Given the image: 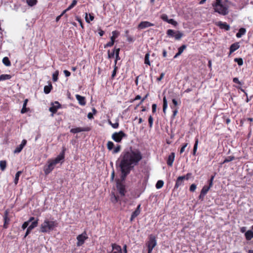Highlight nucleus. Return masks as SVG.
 Wrapping results in <instances>:
<instances>
[{
  "label": "nucleus",
  "instance_id": "f257e3e1",
  "mask_svg": "<svg viewBox=\"0 0 253 253\" xmlns=\"http://www.w3.org/2000/svg\"><path fill=\"white\" fill-rule=\"evenodd\" d=\"M143 156L140 151L132 147L123 152L116 161L117 168L121 172V178L125 180L127 175L134 167L137 166L142 159Z\"/></svg>",
  "mask_w": 253,
  "mask_h": 253
},
{
  "label": "nucleus",
  "instance_id": "f03ea898",
  "mask_svg": "<svg viewBox=\"0 0 253 253\" xmlns=\"http://www.w3.org/2000/svg\"><path fill=\"white\" fill-rule=\"evenodd\" d=\"M227 2V0H215V2L212 3L214 11L223 16L227 15L229 10Z\"/></svg>",
  "mask_w": 253,
  "mask_h": 253
},
{
  "label": "nucleus",
  "instance_id": "7ed1b4c3",
  "mask_svg": "<svg viewBox=\"0 0 253 253\" xmlns=\"http://www.w3.org/2000/svg\"><path fill=\"white\" fill-rule=\"evenodd\" d=\"M57 225L56 221L49 220L45 219L41 225V230L42 233H49L53 230L54 228Z\"/></svg>",
  "mask_w": 253,
  "mask_h": 253
},
{
  "label": "nucleus",
  "instance_id": "20e7f679",
  "mask_svg": "<svg viewBox=\"0 0 253 253\" xmlns=\"http://www.w3.org/2000/svg\"><path fill=\"white\" fill-rule=\"evenodd\" d=\"M157 244V242L156 236L153 234L149 235L148 241L145 244L148 250L147 253H152L153 249L156 246Z\"/></svg>",
  "mask_w": 253,
  "mask_h": 253
},
{
  "label": "nucleus",
  "instance_id": "39448f33",
  "mask_svg": "<svg viewBox=\"0 0 253 253\" xmlns=\"http://www.w3.org/2000/svg\"><path fill=\"white\" fill-rule=\"evenodd\" d=\"M126 134L122 130L119 132H115L112 135V139L117 143H120L122 141L124 137H126Z\"/></svg>",
  "mask_w": 253,
  "mask_h": 253
},
{
  "label": "nucleus",
  "instance_id": "423d86ee",
  "mask_svg": "<svg viewBox=\"0 0 253 253\" xmlns=\"http://www.w3.org/2000/svg\"><path fill=\"white\" fill-rule=\"evenodd\" d=\"M56 164L52 161L51 159H49L47 161V164L44 167V172L45 174L50 173L54 169Z\"/></svg>",
  "mask_w": 253,
  "mask_h": 253
},
{
  "label": "nucleus",
  "instance_id": "0eeeda50",
  "mask_svg": "<svg viewBox=\"0 0 253 253\" xmlns=\"http://www.w3.org/2000/svg\"><path fill=\"white\" fill-rule=\"evenodd\" d=\"M88 238L86 232H83L82 234L78 235L77 237V246L78 247H80L82 246L85 241Z\"/></svg>",
  "mask_w": 253,
  "mask_h": 253
},
{
  "label": "nucleus",
  "instance_id": "6e6552de",
  "mask_svg": "<svg viewBox=\"0 0 253 253\" xmlns=\"http://www.w3.org/2000/svg\"><path fill=\"white\" fill-rule=\"evenodd\" d=\"M65 150L66 149L65 148H63L62 152L60 153L57 157L54 159H51L56 165L60 163L62 164L64 162Z\"/></svg>",
  "mask_w": 253,
  "mask_h": 253
},
{
  "label": "nucleus",
  "instance_id": "1a4fd4ad",
  "mask_svg": "<svg viewBox=\"0 0 253 253\" xmlns=\"http://www.w3.org/2000/svg\"><path fill=\"white\" fill-rule=\"evenodd\" d=\"M51 106L49 108V110L52 113V116L56 113L57 110L61 108V105L58 101H55L51 104Z\"/></svg>",
  "mask_w": 253,
  "mask_h": 253
},
{
  "label": "nucleus",
  "instance_id": "9d476101",
  "mask_svg": "<svg viewBox=\"0 0 253 253\" xmlns=\"http://www.w3.org/2000/svg\"><path fill=\"white\" fill-rule=\"evenodd\" d=\"M186 178V176H180L178 177L176 180L174 189H177L179 187L184 185V181Z\"/></svg>",
  "mask_w": 253,
  "mask_h": 253
},
{
  "label": "nucleus",
  "instance_id": "9b49d317",
  "mask_svg": "<svg viewBox=\"0 0 253 253\" xmlns=\"http://www.w3.org/2000/svg\"><path fill=\"white\" fill-rule=\"evenodd\" d=\"M117 188L119 191V194L122 197H124L125 196L126 190L125 185H124L123 184L121 183L117 182Z\"/></svg>",
  "mask_w": 253,
  "mask_h": 253
},
{
  "label": "nucleus",
  "instance_id": "f8f14e48",
  "mask_svg": "<svg viewBox=\"0 0 253 253\" xmlns=\"http://www.w3.org/2000/svg\"><path fill=\"white\" fill-rule=\"evenodd\" d=\"M154 26V24L148 21H142L138 25V29L142 30L145 28Z\"/></svg>",
  "mask_w": 253,
  "mask_h": 253
},
{
  "label": "nucleus",
  "instance_id": "ddd939ff",
  "mask_svg": "<svg viewBox=\"0 0 253 253\" xmlns=\"http://www.w3.org/2000/svg\"><path fill=\"white\" fill-rule=\"evenodd\" d=\"M90 129L89 127H76L72 128L70 132L73 133H77L82 131H88Z\"/></svg>",
  "mask_w": 253,
  "mask_h": 253
},
{
  "label": "nucleus",
  "instance_id": "4468645a",
  "mask_svg": "<svg viewBox=\"0 0 253 253\" xmlns=\"http://www.w3.org/2000/svg\"><path fill=\"white\" fill-rule=\"evenodd\" d=\"M140 207L141 205L139 204L137 206L136 210L132 213L130 218V221L132 222L134 219L140 213Z\"/></svg>",
  "mask_w": 253,
  "mask_h": 253
},
{
  "label": "nucleus",
  "instance_id": "2eb2a0df",
  "mask_svg": "<svg viewBox=\"0 0 253 253\" xmlns=\"http://www.w3.org/2000/svg\"><path fill=\"white\" fill-rule=\"evenodd\" d=\"M26 143L27 140L25 139H23L20 145H19L14 150V153H19L22 151L24 147L26 145Z\"/></svg>",
  "mask_w": 253,
  "mask_h": 253
},
{
  "label": "nucleus",
  "instance_id": "dca6fc26",
  "mask_svg": "<svg viewBox=\"0 0 253 253\" xmlns=\"http://www.w3.org/2000/svg\"><path fill=\"white\" fill-rule=\"evenodd\" d=\"M216 25L221 29H224L226 31L230 30V27L229 24L226 22L219 21L216 23Z\"/></svg>",
  "mask_w": 253,
  "mask_h": 253
},
{
  "label": "nucleus",
  "instance_id": "f3484780",
  "mask_svg": "<svg viewBox=\"0 0 253 253\" xmlns=\"http://www.w3.org/2000/svg\"><path fill=\"white\" fill-rule=\"evenodd\" d=\"M246 239L248 241L251 240L253 238V225L251 227V230H248L245 233Z\"/></svg>",
  "mask_w": 253,
  "mask_h": 253
},
{
  "label": "nucleus",
  "instance_id": "a211bd4d",
  "mask_svg": "<svg viewBox=\"0 0 253 253\" xmlns=\"http://www.w3.org/2000/svg\"><path fill=\"white\" fill-rule=\"evenodd\" d=\"M75 96L80 105L82 106H84L86 104V101L84 97L81 96L79 94H76Z\"/></svg>",
  "mask_w": 253,
  "mask_h": 253
},
{
  "label": "nucleus",
  "instance_id": "6ab92c4d",
  "mask_svg": "<svg viewBox=\"0 0 253 253\" xmlns=\"http://www.w3.org/2000/svg\"><path fill=\"white\" fill-rule=\"evenodd\" d=\"M175 154L174 153H171L170 154L169 156L168 159L167 160V164L169 166H172L173 161L174 160Z\"/></svg>",
  "mask_w": 253,
  "mask_h": 253
},
{
  "label": "nucleus",
  "instance_id": "aec40b11",
  "mask_svg": "<svg viewBox=\"0 0 253 253\" xmlns=\"http://www.w3.org/2000/svg\"><path fill=\"white\" fill-rule=\"evenodd\" d=\"M186 48V45L185 44L182 45L178 49V52L174 56V58H177L183 52V50Z\"/></svg>",
  "mask_w": 253,
  "mask_h": 253
},
{
  "label": "nucleus",
  "instance_id": "412c9836",
  "mask_svg": "<svg viewBox=\"0 0 253 253\" xmlns=\"http://www.w3.org/2000/svg\"><path fill=\"white\" fill-rule=\"evenodd\" d=\"M239 48L238 43H234L231 45L230 47V54H231Z\"/></svg>",
  "mask_w": 253,
  "mask_h": 253
},
{
  "label": "nucleus",
  "instance_id": "4be33fe9",
  "mask_svg": "<svg viewBox=\"0 0 253 253\" xmlns=\"http://www.w3.org/2000/svg\"><path fill=\"white\" fill-rule=\"evenodd\" d=\"M246 30L244 28H241L238 32L236 34V37L238 38L242 37L243 35L246 34Z\"/></svg>",
  "mask_w": 253,
  "mask_h": 253
},
{
  "label": "nucleus",
  "instance_id": "5701e85b",
  "mask_svg": "<svg viewBox=\"0 0 253 253\" xmlns=\"http://www.w3.org/2000/svg\"><path fill=\"white\" fill-rule=\"evenodd\" d=\"M120 198L118 196H117L114 193H112L111 201L114 204H115L120 201Z\"/></svg>",
  "mask_w": 253,
  "mask_h": 253
},
{
  "label": "nucleus",
  "instance_id": "b1692460",
  "mask_svg": "<svg viewBox=\"0 0 253 253\" xmlns=\"http://www.w3.org/2000/svg\"><path fill=\"white\" fill-rule=\"evenodd\" d=\"M211 188V187L210 186L206 185L203 187L201 191V192H202V195H203V197H204L206 195Z\"/></svg>",
  "mask_w": 253,
  "mask_h": 253
},
{
  "label": "nucleus",
  "instance_id": "393cba45",
  "mask_svg": "<svg viewBox=\"0 0 253 253\" xmlns=\"http://www.w3.org/2000/svg\"><path fill=\"white\" fill-rule=\"evenodd\" d=\"M28 101V99H25V100L24 101L23 107L21 110V113L22 114L25 113L26 112H27L28 111V109L26 108V106H27Z\"/></svg>",
  "mask_w": 253,
  "mask_h": 253
},
{
  "label": "nucleus",
  "instance_id": "a878e982",
  "mask_svg": "<svg viewBox=\"0 0 253 253\" xmlns=\"http://www.w3.org/2000/svg\"><path fill=\"white\" fill-rule=\"evenodd\" d=\"M38 224V219H37L32 222L31 225L28 226V228L30 230H32L34 228L36 227Z\"/></svg>",
  "mask_w": 253,
  "mask_h": 253
},
{
  "label": "nucleus",
  "instance_id": "bb28decb",
  "mask_svg": "<svg viewBox=\"0 0 253 253\" xmlns=\"http://www.w3.org/2000/svg\"><path fill=\"white\" fill-rule=\"evenodd\" d=\"M2 63L6 66L9 67L11 66V62L7 57H4L2 59Z\"/></svg>",
  "mask_w": 253,
  "mask_h": 253
},
{
  "label": "nucleus",
  "instance_id": "cd10ccee",
  "mask_svg": "<svg viewBox=\"0 0 253 253\" xmlns=\"http://www.w3.org/2000/svg\"><path fill=\"white\" fill-rule=\"evenodd\" d=\"M183 34L182 32L177 31L175 32L174 37L175 40H179L183 37Z\"/></svg>",
  "mask_w": 253,
  "mask_h": 253
},
{
  "label": "nucleus",
  "instance_id": "c85d7f7f",
  "mask_svg": "<svg viewBox=\"0 0 253 253\" xmlns=\"http://www.w3.org/2000/svg\"><path fill=\"white\" fill-rule=\"evenodd\" d=\"M11 78V76L8 74H2L0 76V81L9 80Z\"/></svg>",
  "mask_w": 253,
  "mask_h": 253
},
{
  "label": "nucleus",
  "instance_id": "c756f323",
  "mask_svg": "<svg viewBox=\"0 0 253 253\" xmlns=\"http://www.w3.org/2000/svg\"><path fill=\"white\" fill-rule=\"evenodd\" d=\"M22 173V171H18L16 172L15 176V178L14 180V182L15 185L17 184V183L18 182L19 176H20V175Z\"/></svg>",
  "mask_w": 253,
  "mask_h": 253
},
{
  "label": "nucleus",
  "instance_id": "7c9ffc66",
  "mask_svg": "<svg viewBox=\"0 0 253 253\" xmlns=\"http://www.w3.org/2000/svg\"><path fill=\"white\" fill-rule=\"evenodd\" d=\"M6 162L5 160L0 161V168L2 171H4L6 167Z\"/></svg>",
  "mask_w": 253,
  "mask_h": 253
},
{
  "label": "nucleus",
  "instance_id": "2f4dec72",
  "mask_svg": "<svg viewBox=\"0 0 253 253\" xmlns=\"http://www.w3.org/2000/svg\"><path fill=\"white\" fill-rule=\"evenodd\" d=\"M168 107V102L166 99V96H165L163 98V112L165 114L166 112V110Z\"/></svg>",
  "mask_w": 253,
  "mask_h": 253
},
{
  "label": "nucleus",
  "instance_id": "473e14b6",
  "mask_svg": "<svg viewBox=\"0 0 253 253\" xmlns=\"http://www.w3.org/2000/svg\"><path fill=\"white\" fill-rule=\"evenodd\" d=\"M149 56H150V54L149 53H147L145 54V58H144V63L145 64L150 66L151 63H150V62L149 60Z\"/></svg>",
  "mask_w": 253,
  "mask_h": 253
},
{
  "label": "nucleus",
  "instance_id": "72a5a7b5",
  "mask_svg": "<svg viewBox=\"0 0 253 253\" xmlns=\"http://www.w3.org/2000/svg\"><path fill=\"white\" fill-rule=\"evenodd\" d=\"M51 88H52L51 84H50L49 85H45L44 87V92L45 94L49 93L50 92V91H51Z\"/></svg>",
  "mask_w": 253,
  "mask_h": 253
},
{
  "label": "nucleus",
  "instance_id": "f704fd0d",
  "mask_svg": "<svg viewBox=\"0 0 253 253\" xmlns=\"http://www.w3.org/2000/svg\"><path fill=\"white\" fill-rule=\"evenodd\" d=\"M164 181L161 180H159L157 181L156 184V187L157 189H160L161 188L163 185H164Z\"/></svg>",
  "mask_w": 253,
  "mask_h": 253
},
{
  "label": "nucleus",
  "instance_id": "c9c22d12",
  "mask_svg": "<svg viewBox=\"0 0 253 253\" xmlns=\"http://www.w3.org/2000/svg\"><path fill=\"white\" fill-rule=\"evenodd\" d=\"M235 159V157L234 156H230L227 157L224 161L223 162V164L227 163L229 162H231Z\"/></svg>",
  "mask_w": 253,
  "mask_h": 253
},
{
  "label": "nucleus",
  "instance_id": "e433bc0d",
  "mask_svg": "<svg viewBox=\"0 0 253 253\" xmlns=\"http://www.w3.org/2000/svg\"><path fill=\"white\" fill-rule=\"evenodd\" d=\"M77 3V0H73L72 3L67 8V10H70L72 9Z\"/></svg>",
  "mask_w": 253,
  "mask_h": 253
},
{
  "label": "nucleus",
  "instance_id": "4c0bfd02",
  "mask_svg": "<svg viewBox=\"0 0 253 253\" xmlns=\"http://www.w3.org/2000/svg\"><path fill=\"white\" fill-rule=\"evenodd\" d=\"M114 146V143L111 141H109L107 144V147L109 150H111L113 149Z\"/></svg>",
  "mask_w": 253,
  "mask_h": 253
},
{
  "label": "nucleus",
  "instance_id": "58836bf2",
  "mask_svg": "<svg viewBox=\"0 0 253 253\" xmlns=\"http://www.w3.org/2000/svg\"><path fill=\"white\" fill-rule=\"evenodd\" d=\"M234 61L237 63L239 66H242L243 64V60L241 58H236L234 59Z\"/></svg>",
  "mask_w": 253,
  "mask_h": 253
},
{
  "label": "nucleus",
  "instance_id": "ea45409f",
  "mask_svg": "<svg viewBox=\"0 0 253 253\" xmlns=\"http://www.w3.org/2000/svg\"><path fill=\"white\" fill-rule=\"evenodd\" d=\"M108 123L113 128H117L119 126V124L118 122H117L115 123H112L110 121H109Z\"/></svg>",
  "mask_w": 253,
  "mask_h": 253
},
{
  "label": "nucleus",
  "instance_id": "a19ab883",
  "mask_svg": "<svg viewBox=\"0 0 253 253\" xmlns=\"http://www.w3.org/2000/svg\"><path fill=\"white\" fill-rule=\"evenodd\" d=\"M175 32L174 30H171V29H169L167 31V34L168 36L169 37H174Z\"/></svg>",
  "mask_w": 253,
  "mask_h": 253
},
{
  "label": "nucleus",
  "instance_id": "79ce46f5",
  "mask_svg": "<svg viewBox=\"0 0 253 253\" xmlns=\"http://www.w3.org/2000/svg\"><path fill=\"white\" fill-rule=\"evenodd\" d=\"M27 4L32 6L34 5H35L37 3V0H26Z\"/></svg>",
  "mask_w": 253,
  "mask_h": 253
},
{
  "label": "nucleus",
  "instance_id": "37998d69",
  "mask_svg": "<svg viewBox=\"0 0 253 253\" xmlns=\"http://www.w3.org/2000/svg\"><path fill=\"white\" fill-rule=\"evenodd\" d=\"M58 71H55L52 75V80L54 82H56L58 80Z\"/></svg>",
  "mask_w": 253,
  "mask_h": 253
},
{
  "label": "nucleus",
  "instance_id": "c03bdc74",
  "mask_svg": "<svg viewBox=\"0 0 253 253\" xmlns=\"http://www.w3.org/2000/svg\"><path fill=\"white\" fill-rule=\"evenodd\" d=\"M121 150V146L119 145H118L113 150L112 153L113 154H116L119 153Z\"/></svg>",
  "mask_w": 253,
  "mask_h": 253
},
{
  "label": "nucleus",
  "instance_id": "a18cd8bd",
  "mask_svg": "<svg viewBox=\"0 0 253 253\" xmlns=\"http://www.w3.org/2000/svg\"><path fill=\"white\" fill-rule=\"evenodd\" d=\"M114 43V42H113V38H111V41L107 43L105 45H104V48L111 47L113 45Z\"/></svg>",
  "mask_w": 253,
  "mask_h": 253
},
{
  "label": "nucleus",
  "instance_id": "49530a36",
  "mask_svg": "<svg viewBox=\"0 0 253 253\" xmlns=\"http://www.w3.org/2000/svg\"><path fill=\"white\" fill-rule=\"evenodd\" d=\"M89 19L87 18V14L86 13L85 21L87 23H89L90 21H92L94 19V17L91 14H89Z\"/></svg>",
  "mask_w": 253,
  "mask_h": 253
},
{
  "label": "nucleus",
  "instance_id": "de8ad7c7",
  "mask_svg": "<svg viewBox=\"0 0 253 253\" xmlns=\"http://www.w3.org/2000/svg\"><path fill=\"white\" fill-rule=\"evenodd\" d=\"M113 36L111 37V38H113V42H115V39L117 38L119 35V33L116 31H114L112 32Z\"/></svg>",
  "mask_w": 253,
  "mask_h": 253
},
{
  "label": "nucleus",
  "instance_id": "09e8293b",
  "mask_svg": "<svg viewBox=\"0 0 253 253\" xmlns=\"http://www.w3.org/2000/svg\"><path fill=\"white\" fill-rule=\"evenodd\" d=\"M214 175H212L210 180H209V186H210V187H211L213 185V180L214 178Z\"/></svg>",
  "mask_w": 253,
  "mask_h": 253
},
{
  "label": "nucleus",
  "instance_id": "8fccbe9b",
  "mask_svg": "<svg viewBox=\"0 0 253 253\" xmlns=\"http://www.w3.org/2000/svg\"><path fill=\"white\" fill-rule=\"evenodd\" d=\"M117 69H118L117 66L116 65H114V70L113 71V72H112V74L111 75L112 78H114L115 77V76L116 75Z\"/></svg>",
  "mask_w": 253,
  "mask_h": 253
},
{
  "label": "nucleus",
  "instance_id": "3c124183",
  "mask_svg": "<svg viewBox=\"0 0 253 253\" xmlns=\"http://www.w3.org/2000/svg\"><path fill=\"white\" fill-rule=\"evenodd\" d=\"M198 142H199L198 138H196L195 144H194V147H193V150H194V151H197V150Z\"/></svg>",
  "mask_w": 253,
  "mask_h": 253
},
{
  "label": "nucleus",
  "instance_id": "603ef678",
  "mask_svg": "<svg viewBox=\"0 0 253 253\" xmlns=\"http://www.w3.org/2000/svg\"><path fill=\"white\" fill-rule=\"evenodd\" d=\"M169 24H170L173 26H176L177 24V23L176 21H175L174 19H169L168 22H167Z\"/></svg>",
  "mask_w": 253,
  "mask_h": 253
},
{
  "label": "nucleus",
  "instance_id": "864d4df0",
  "mask_svg": "<svg viewBox=\"0 0 253 253\" xmlns=\"http://www.w3.org/2000/svg\"><path fill=\"white\" fill-rule=\"evenodd\" d=\"M161 19L163 21L167 22H168L169 20V19L168 18V15L166 14H163L161 15Z\"/></svg>",
  "mask_w": 253,
  "mask_h": 253
},
{
  "label": "nucleus",
  "instance_id": "5fc2aeb1",
  "mask_svg": "<svg viewBox=\"0 0 253 253\" xmlns=\"http://www.w3.org/2000/svg\"><path fill=\"white\" fill-rule=\"evenodd\" d=\"M148 123L150 127H152L153 124V118L152 116H150L148 118Z\"/></svg>",
  "mask_w": 253,
  "mask_h": 253
},
{
  "label": "nucleus",
  "instance_id": "6e6d98bb",
  "mask_svg": "<svg viewBox=\"0 0 253 253\" xmlns=\"http://www.w3.org/2000/svg\"><path fill=\"white\" fill-rule=\"evenodd\" d=\"M172 112H173V114H172V115L171 116V119L172 120H173L174 118H175V116L176 115V114L178 113L177 108H175V109H174V110H173Z\"/></svg>",
  "mask_w": 253,
  "mask_h": 253
},
{
  "label": "nucleus",
  "instance_id": "4d7b16f0",
  "mask_svg": "<svg viewBox=\"0 0 253 253\" xmlns=\"http://www.w3.org/2000/svg\"><path fill=\"white\" fill-rule=\"evenodd\" d=\"M197 186L195 184H192L190 187V191L191 192H194L196 189Z\"/></svg>",
  "mask_w": 253,
  "mask_h": 253
},
{
  "label": "nucleus",
  "instance_id": "13d9d810",
  "mask_svg": "<svg viewBox=\"0 0 253 253\" xmlns=\"http://www.w3.org/2000/svg\"><path fill=\"white\" fill-rule=\"evenodd\" d=\"M29 223L27 221L24 222L22 225V229L25 230L26 228H28Z\"/></svg>",
  "mask_w": 253,
  "mask_h": 253
},
{
  "label": "nucleus",
  "instance_id": "bf43d9fd",
  "mask_svg": "<svg viewBox=\"0 0 253 253\" xmlns=\"http://www.w3.org/2000/svg\"><path fill=\"white\" fill-rule=\"evenodd\" d=\"M115 55V51H113L112 52L110 53V50L108 51V58H112Z\"/></svg>",
  "mask_w": 253,
  "mask_h": 253
},
{
  "label": "nucleus",
  "instance_id": "052dcab7",
  "mask_svg": "<svg viewBox=\"0 0 253 253\" xmlns=\"http://www.w3.org/2000/svg\"><path fill=\"white\" fill-rule=\"evenodd\" d=\"M187 145L188 143H185L182 146L180 150V154H182L185 151V149L187 146Z\"/></svg>",
  "mask_w": 253,
  "mask_h": 253
},
{
  "label": "nucleus",
  "instance_id": "680f3d73",
  "mask_svg": "<svg viewBox=\"0 0 253 253\" xmlns=\"http://www.w3.org/2000/svg\"><path fill=\"white\" fill-rule=\"evenodd\" d=\"M156 108H157V105L156 104H152V112L153 113H155L156 111Z\"/></svg>",
  "mask_w": 253,
  "mask_h": 253
},
{
  "label": "nucleus",
  "instance_id": "e2e57ef3",
  "mask_svg": "<svg viewBox=\"0 0 253 253\" xmlns=\"http://www.w3.org/2000/svg\"><path fill=\"white\" fill-rule=\"evenodd\" d=\"M233 82L234 83L238 84H241V82L239 81V79H238L237 78H233Z\"/></svg>",
  "mask_w": 253,
  "mask_h": 253
},
{
  "label": "nucleus",
  "instance_id": "0e129e2a",
  "mask_svg": "<svg viewBox=\"0 0 253 253\" xmlns=\"http://www.w3.org/2000/svg\"><path fill=\"white\" fill-rule=\"evenodd\" d=\"M64 73L65 76L67 77H69L71 75L70 72L67 70H64Z\"/></svg>",
  "mask_w": 253,
  "mask_h": 253
},
{
  "label": "nucleus",
  "instance_id": "69168bd1",
  "mask_svg": "<svg viewBox=\"0 0 253 253\" xmlns=\"http://www.w3.org/2000/svg\"><path fill=\"white\" fill-rule=\"evenodd\" d=\"M31 230H29V229H28L27 228L26 232L25 233V234L24 235V238H26L31 233Z\"/></svg>",
  "mask_w": 253,
  "mask_h": 253
},
{
  "label": "nucleus",
  "instance_id": "338daca9",
  "mask_svg": "<svg viewBox=\"0 0 253 253\" xmlns=\"http://www.w3.org/2000/svg\"><path fill=\"white\" fill-rule=\"evenodd\" d=\"M164 75H165L164 73H161L160 76L158 78H157V81H161L162 80V79L164 78Z\"/></svg>",
  "mask_w": 253,
  "mask_h": 253
},
{
  "label": "nucleus",
  "instance_id": "774afa93",
  "mask_svg": "<svg viewBox=\"0 0 253 253\" xmlns=\"http://www.w3.org/2000/svg\"><path fill=\"white\" fill-rule=\"evenodd\" d=\"M127 246L126 245H124V246H123V252H124V253H127Z\"/></svg>",
  "mask_w": 253,
  "mask_h": 253
}]
</instances>
